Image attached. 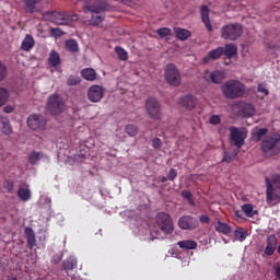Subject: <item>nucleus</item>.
Segmentation results:
<instances>
[{"mask_svg":"<svg viewBox=\"0 0 280 280\" xmlns=\"http://www.w3.org/2000/svg\"><path fill=\"white\" fill-rule=\"evenodd\" d=\"M223 55H225L226 58H233V56H237V46L234 44L225 45V47H223Z\"/></svg>","mask_w":280,"mask_h":280,"instance_id":"nucleus-30","label":"nucleus"},{"mask_svg":"<svg viewBox=\"0 0 280 280\" xmlns=\"http://www.w3.org/2000/svg\"><path fill=\"white\" fill-rule=\"evenodd\" d=\"M178 104L182 108H185V110H194L198 104V101L194 95L187 94L179 98Z\"/></svg>","mask_w":280,"mask_h":280,"instance_id":"nucleus-16","label":"nucleus"},{"mask_svg":"<svg viewBox=\"0 0 280 280\" xmlns=\"http://www.w3.org/2000/svg\"><path fill=\"white\" fill-rule=\"evenodd\" d=\"M234 236L236 237V240H238V242H244L247 237V234L242 231V229H237L234 232Z\"/></svg>","mask_w":280,"mask_h":280,"instance_id":"nucleus-44","label":"nucleus"},{"mask_svg":"<svg viewBox=\"0 0 280 280\" xmlns=\"http://www.w3.org/2000/svg\"><path fill=\"white\" fill-rule=\"evenodd\" d=\"M266 135H268V128H259L253 132V139L254 141H259L262 137H266Z\"/></svg>","mask_w":280,"mask_h":280,"instance_id":"nucleus-34","label":"nucleus"},{"mask_svg":"<svg viewBox=\"0 0 280 280\" xmlns=\"http://www.w3.org/2000/svg\"><path fill=\"white\" fill-rule=\"evenodd\" d=\"M151 143H152V148H154L155 150L163 148V141L160 138H153L151 140Z\"/></svg>","mask_w":280,"mask_h":280,"instance_id":"nucleus-45","label":"nucleus"},{"mask_svg":"<svg viewBox=\"0 0 280 280\" xmlns=\"http://www.w3.org/2000/svg\"><path fill=\"white\" fill-rule=\"evenodd\" d=\"M244 27L240 23L228 24L221 28V38L224 40H237L242 37Z\"/></svg>","mask_w":280,"mask_h":280,"instance_id":"nucleus-5","label":"nucleus"},{"mask_svg":"<svg viewBox=\"0 0 280 280\" xmlns=\"http://www.w3.org/2000/svg\"><path fill=\"white\" fill-rule=\"evenodd\" d=\"M81 78L88 82H95L97 80V72L93 68H85L81 70Z\"/></svg>","mask_w":280,"mask_h":280,"instance_id":"nucleus-22","label":"nucleus"},{"mask_svg":"<svg viewBox=\"0 0 280 280\" xmlns=\"http://www.w3.org/2000/svg\"><path fill=\"white\" fill-rule=\"evenodd\" d=\"M178 226L183 231H196L198 226H200V222L198 219L191 217V215H184L179 218L178 220Z\"/></svg>","mask_w":280,"mask_h":280,"instance_id":"nucleus-13","label":"nucleus"},{"mask_svg":"<svg viewBox=\"0 0 280 280\" xmlns=\"http://www.w3.org/2000/svg\"><path fill=\"white\" fill-rule=\"evenodd\" d=\"M18 197L23 202H27V200H30L32 198V194L30 192V189H27V188H20L18 190Z\"/></svg>","mask_w":280,"mask_h":280,"instance_id":"nucleus-33","label":"nucleus"},{"mask_svg":"<svg viewBox=\"0 0 280 280\" xmlns=\"http://www.w3.org/2000/svg\"><path fill=\"white\" fill-rule=\"evenodd\" d=\"M214 229L218 231V233H222V235H229L231 233V225L222 221L217 222Z\"/></svg>","mask_w":280,"mask_h":280,"instance_id":"nucleus-31","label":"nucleus"},{"mask_svg":"<svg viewBox=\"0 0 280 280\" xmlns=\"http://www.w3.org/2000/svg\"><path fill=\"white\" fill-rule=\"evenodd\" d=\"M272 272H273L275 277L280 280V265H275Z\"/></svg>","mask_w":280,"mask_h":280,"instance_id":"nucleus-51","label":"nucleus"},{"mask_svg":"<svg viewBox=\"0 0 280 280\" xmlns=\"http://www.w3.org/2000/svg\"><path fill=\"white\" fill-rule=\"evenodd\" d=\"M42 158H43V153L33 151L28 155V163H31V165H36L37 162L40 161Z\"/></svg>","mask_w":280,"mask_h":280,"instance_id":"nucleus-35","label":"nucleus"},{"mask_svg":"<svg viewBox=\"0 0 280 280\" xmlns=\"http://www.w3.org/2000/svg\"><path fill=\"white\" fill-rule=\"evenodd\" d=\"M5 78H8V67L0 61V82H3Z\"/></svg>","mask_w":280,"mask_h":280,"instance_id":"nucleus-43","label":"nucleus"},{"mask_svg":"<svg viewBox=\"0 0 280 280\" xmlns=\"http://www.w3.org/2000/svg\"><path fill=\"white\" fill-rule=\"evenodd\" d=\"M3 113H5L7 115H10V113H14V106H11V105L4 106Z\"/></svg>","mask_w":280,"mask_h":280,"instance_id":"nucleus-52","label":"nucleus"},{"mask_svg":"<svg viewBox=\"0 0 280 280\" xmlns=\"http://www.w3.org/2000/svg\"><path fill=\"white\" fill-rule=\"evenodd\" d=\"M174 34L178 40H187L191 38V31L180 27H174Z\"/></svg>","mask_w":280,"mask_h":280,"instance_id":"nucleus-25","label":"nucleus"},{"mask_svg":"<svg viewBox=\"0 0 280 280\" xmlns=\"http://www.w3.org/2000/svg\"><path fill=\"white\" fill-rule=\"evenodd\" d=\"M104 97V88L100 85H92L89 91H88V100L90 102H101L102 98Z\"/></svg>","mask_w":280,"mask_h":280,"instance_id":"nucleus-15","label":"nucleus"},{"mask_svg":"<svg viewBox=\"0 0 280 280\" xmlns=\"http://www.w3.org/2000/svg\"><path fill=\"white\" fill-rule=\"evenodd\" d=\"M176 176H178V171H176V168H171L167 174V179L174 182L176 180Z\"/></svg>","mask_w":280,"mask_h":280,"instance_id":"nucleus-46","label":"nucleus"},{"mask_svg":"<svg viewBox=\"0 0 280 280\" xmlns=\"http://www.w3.org/2000/svg\"><path fill=\"white\" fill-rule=\"evenodd\" d=\"M25 235L27 240V246L32 250V248L36 246V234H34V230H32V228H26Z\"/></svg>","mask_w":280,"mask_h":280,"instance_id":"nucleus-27","label":"nucleus"},{"mask_svg":"<svg viewBox=\"0 0 280 280\" xmlns=\"http://www.w3.org/2000/svg\"><path fill=\"white\" fill-rule=\"evenodd\" d=\"M167 180H170L167 177H162L161 178V183H167Z\"/></svg>","mask_w":280,"mask_h":280,"instance_id":"nucleus-56","label":"nucleus"},{"mask_svg":"<svg viewBox=\"0 0 280 280\" xmlns=\"http://www.w3.org/2000/svg\"><path fill=\"white\" fill-rule=\"evenodd\" d=\"M209 7L207 5H201L200 8V14H201V21L207 28L208 32H213V26L211 25V20L209 19Z\"/></svg>","mask_w":280,"mask_h":280,"instance_id":"nucleus-19","label":"nucleus"},{"mask_svg":"<svg viewBox=\"0 0 280 280\" xmlns=\"http://www.w3.org/2000/svg\"><path fill=\"white\" fill-rule=\"evenodd\" d=\"M43 0H22V2L25 4V10L28 12V14H34L36 12V5L40 3Z\"/></svg>","mask_w":280,"mask_h":280,"instance_id":"nucleus-29","label":"nucleus"},{"mask_svg":"<svg viewBox=\"0 0 280 280\" xmlns=\"http://www.w3.org/2000/svg\"><path fill=\"white\" fill-rule=\"evenodd\" d=\"M224 56V47H218L213 50H210L208 56L203 57V62H209L210 60H218Z\"/></svg>","mask_w":280,"mask_h":280,"instance_id":"nucleus-20","label":"nucleus"},{"mask_svg":"<svg viewBox=\"0 0 280 280\" xmlns=\"http://www.w3.org/2000/svg\"><path fill=\"white\" fill-rule=\"evenodd\" d=\"M182 198L188 201V205L190 207H196V201H194V195L189 190H183L182 191Z\"/></svg>","mask_w":280,"mask_h":280,"instance_id":"nucleus-36","label":"nucleus"},{"mask_svg":"<svg viewBox=\"0 0 280 280\" xmlns=\"http://www.w3.org/2000/svg\"><path fill=\"white\" fill-rule=\"evenodd\" d=\"M0 130L3 135H12V125H10V119L4 116H0Z\"/></svg>","mask_w":280,"mask_h":280,"instance_id":"nucleus-24","label":"nucleus"},{"mask_svg":"<svg viewBox=\"0 0 280 280\" xmlns=\"http://www.w3.org/2000/svg\"><path fill=\"white\" fill-rule=\"evenodd\" d=\"M156 34L160 36V38H167L172 34V28L168 27H162L156 31Z\"/></svg>","mask_w":280,"mask_h":280,"instance_id":"nucleus-41","label":"nucleus"},{"mask_svg":"<svg viewBox=\"0 0 280 280\" xmlns=\"http://www.w3.org/2000/svg\"><path fill=\"white\" fill-rule=\"evenodd\" d=\"M242 211L245 213L247 218H253L255 215V211L253 210V205L244 203L242 206Z\"/></svg>","mask_w":280,"mask_h":280,"instance_id":"nucleus-40","label":"nucleus"},{"mask_svg":"<svg viewBox=\"0 0 280 280\" xmlns=\"http://www.w3.org/2000/svg\"><path fill=\"white\" fill-rule=\"evenodd\" d=\"M11 280H16V278H12Z\"/></svg>","mask_w":280,"mask_h":280,"instance_id":"nucleus-58","label":"nucleus"},{"mask_svg":"<svg viewBox=\"0 0 280 280\" xmlns=\"http://www.w3.org/2000/svg\"><path fill=\"white\" fill-rule=\"evenodd\" d=\"M125 132L129 136V137H137V132H139V128L137 127V125H127L125 127Z\"/></svg>","mask_w":280,"mask_h":280,"instance_id":"nucleus-39","label":"nucleus"},{"mask_svg":"<svg viewBox=\"0 0 280 280\" xmlns=\"http://www.w3.org/2000/svg\"><path fill=\"white\" fill-rule=\"evenodd\" d=\"M235 215H236V218H240V219H242L243 217V213H242V211L241 210H236L235 211Z\"/></svg>","mask_w":280,"mask_h":280,"instance_id":"nucleus-53","label":"nucleus"},{"mask_svg":"<svg viewBox=\"0 0 280 280\" xmlns=\"http://www.w3.org/2000/svg\"><path fill=\"white\" fill-rule=\"evenodd\" d=\"M258 93H262V95L266 97L269 93L268 89H266V85L264 83H259L257 88Z\"/></svg>","mask_w":280,"mask_h":280,"instance_id":"nucleus-47","label":"nucleus"},{"mask_svg":"<svg viewBox=\"0 0 280 280\" xmlns=\"http://www.w3.org/2000/svg\"><path fill=\"white\" fill-rule=\"evenodd\" d=\"M177 245L184 250H196L198 248V243L192 240L179 241Z\"/></svg>","mask_w":280,"mask_h":280,"instance_id":"nucleus-26","label":"nucleus"},{"mask_svg":"<svg viewBox=\"0 0 280 280\" xmlns=\"http://www.w3.org/2000/svg\"><path fill=\"white\" fill-rule=\"evenodd\" d=\"M8 100H10V91L5 88H0V108L8 104Z\"/></svg>","mask_w":280,"mask_h":280,"instance_id":"nucleus-32","label":"nucleus"},{"mask_svg":"<svg viewBox=\"0 0 280 280\" xmlns=\"http://www.w3.org/2000/svg\"><path fill=\"white\" fill-rule=\"evenodd\" d=\"M260 150L262 154H269V156L280 154V135L270 133L266 136L261 142Z\"/></svg>","mask_w":280,"mask_h":280,"instance_id":"nucleus-4","label":"nucleus"},{"mask_svg":"<svg viewBox=\"0 0 280 280\" xmlns=\"http://www.w3.org/2000/svg\"><path fill=\"white\" fill-rule=\"evenodd\" d=\"M145 108L151 119L161 121L163 119V110L161 109V103L154 97H149L145 101Z\"/></svg>","mask_w":280,"mask_h":280,"instance_id":"nucleus-7","label":"nucleus"},{"mask_svg":"<svg viewBox=\"0 0 280 280\" xmlns=\"http://www.w3.org/2000/svg\"><path fill=\"white\" fill-rule=\"evenodd\" d=\"M206 82H212L213 84H221L226 78L224 71L214 70L212 72L207 71L203 75Z\"/></svg>","mask_w":280,"mask_h":280,"instance_id":"nucleus-14","label":"nucleus"},{"mask_svg":"<svg viewBox=\"0 0 280 280\" xmlns=\"http://www.w3.org/2000/svg\"><path fill=\"white\" fill-rule=\"evenodd\" d=\"M156 224L165 235H172L174 233V222H172V217H170V214L159 212L156 214Z\"/></svg>","mask_w":280,"mask_h":280,"instance_id":"nucleus-8","label":"nucleus"},{"mask_svg":"<svg viewBox=\"0 0 280 280\" xmlns=\"http://www.w3.org/2000/svg\"><path fill=\"white\" fill-rule=\"evenodd\" d=\"M75 268H78V259H75L74 257H69L63 261L61 270H65L68 277H71V279H73L71 272H73Z\"/></svg>","mask_w":280,"mask_h":280,"instance_id":"nucleus-17","label":"nucleus"},{"mask_svg":"<svg viewBox=\"0 0 280 280\" xmlns=\"http://www.w3.org/2000/svg\"><path fill=\"white\" fill-rule=\"evenodd\" d=\"M238 108L243 117H253V115H255V107L253 104L241 102L238 103Z\"/></svg>","mask_w":280,"mask_h":280,"instance_id":"nucleus-21","label":"nucleus"},{"mask_svg":"<svg viewBox=\"0 0 280 280\" xmlns=\"http://www.w3.org/2000/svg\"><path fill=\"white\" fill-rule=\"evenodd\" d=\"M4 189H7V191H9V192L12 191L14 189V183L5 182Z\"/></svg>","mask_w":280,"mask_h":280,"instance_id":"nucleus-50","label":"nucleus"},{"mask_svg":"<svg viewBox=\"0 0 280 280\" xmlns=\"http://www.w3.org/2000/svg\"><path fill=\"white\" fill-rule=\"evenodd\" d=\"M66 48L68 49V51H72V54L79 51L78 42L75 39H68L66 42Z\"/></svg>","mask_w":280,"mask_h":280,"instance_id":"nucleus-37","label":"nucleus"},{"mask_svg":"<svg viewBox=\"0 0 280 280\" xmlns=\"http://www.w3.org/2000/svg\"><path fill=\"white\" fill-rule=\"evenodd\" d=\"M34 45H36L34 37L30 34H26L21 44V49L22 51H32V49L34 48Z\"/></svg>","mask_w":280,"mask_h":280,"instance_id":"nucleus-23","label":"nucleus"},{"mask_svg":"<svg viewBox=\"0 0 280 280\" xmlns=\"http://www.w3.org/2000/svg\"><path fill=\"white\" fill-rule=\"evenodd\" d=\"M164 78L171 86H180L182 77L180 71L174 63H168L165 69Z\"/></svg>","mask_w":280,"mask_h":280,"instance_id":"nucleus-6","label":"nucleus"},{"mask_svg":"<svg viewBox=\"0 0 280 280\" xmlns=\"http://www.w3.org/2000/svg\"><path fill=\"white\" fill-rule=\"evenodd\" d=\"M266 242L265 255L271 257V255H275V250H277V236L275 234L268 235Z\"/></svg>","mask_w":280,"mask_h":280,"instance_id":"nucleus-18","label":"nucleus"},{"mask_svg":"<svg viewBox=\"0 0 280 280\" xmlns=\"http://www.w3.org/2000/svg\"><path fill=\"white\" fill-rule=\"evenodd\" d=\"M106 10H108L106 0H86L83 4V12L85 14H92L89 23L93 27H97V25L104 23L105 18L102 15V12H106Z\"/></svg>","mask_w":280,"mask_h":280,"instance_id":"nucleus-1","label":"nucleus"},{"mask_svg":"<svg viewBox=\"0 0 280 280\" xmlns=\"http://www.w3.org/2000/svg\"><path fill=\"white\" fill-rule=\"evenodd\" d=\"M277 250H278V254L280 255V245L278 246Z\"/></svg>","mask_w":280,"mask_h":280,"instance_id":"nucleus-57","label":"nucleus"},{"mask_svg":"<svg viewBox=\"0 0 280 280\" xmlns=\"http://www.w3.org/2000/svg\"><path fill=\"white\" fill-rule=\"evenodd\" d=\"M46 16H48L49 21L51 23H55V25H69L71 23V18L67 12H60V11L47 12Z\"/></svg>","mask_w":280,"mask_h":280,"instance_id":"nucleus-11","label":"nucleus"},{"mask_svg":"<svg viewBox=\"0 0 280 280\" xmlns=\"http://www.w3.org/2000/svg\"><path fill=\"white\" fill-rule=\"evenodd\" d=\"M115 52L117 54L119 60H128V51H126V49H124L121 46H116Z\"/></svg>","mask_w":280,"mask_h":280,"instance_id":"nucleus-38","label":"nucleus"},{"mask_svg":"<svg viewBox=\"0 0 280 280\" xmlns=\"http://www.w3.org/2000/svg\"><path fill=\"white\" fill-rule=\"evenodd\" d=\"M221 89L228 100H237V97H242L246 93V85L240 80H229Z\"/></svg>","mask_w":280,"mask_h":280,"instance_id":"nucleus-3","label":"nucleus"},{"mask_svg":"<svg viewBox=\"0 0 280 280\" xmlns=\"http://www.w3.org/2000/svg\"><path fill=\"white\" fill-rule=\"evenodd\" d=\"M51 32H54L56 34V36H60V30L52 28Z\"/></svg>","mask_w":280,"mask_h":280,"instance_id":"nucleus-55","label":"nucleus"},{"mask_svg":"<svg viewBox=\"0 0 280 280\" xmlns=\"http://www.w3.org/2000/svg\"><path fill=\"white\" fill-rule=\"evenodd\" d=\"M230 130V143L231 145H235L238 150L244 145L246 141V131L235 127L231 126L229 128Z\"/></svg>","mask_w":280,"mask_h":280,"instance_id":"nucleus-9","label":"nucleus"},{"mask_svg":"<svg viewBox=\"0 0 280 280\" xmlns=\"http://www.w3.org/2000/svg\"><path fill=\"white\" fill-rule=\"evenodd\" d=\"M266 200L268 205L277 201L280 202V175L273 174L265 178Z\"/></svg>","mask_w":280,"mask_h":280,"instance_id":"nucleus-2","label":"nucleus"},{"mask_svg":"<svg viewBox=\"0 0 280 280\" xmlns=\"http://www.w3.org/2000/svg\"><path fill=\"white\" fill-rule=\"evenodd\" d=\"M199 222L201 224H209V222H211V218L207 214H202L199 217Z\"/></svg>","mask_w":280,"mask_h":280,"instance_id":"nucleus-48","label":"nucleus"},{"mask_svg":"<svg viewBox=\"0 0 280 280\" xmlns=\"http://www.w3.org/2000/svg\"><path fill=\"white\" fill-rule=\"evenodd\" d=\"M60 54H58V51L56 50H51L49 56H48V65L50 67H60Z\"/></svg>","mask_w":280,"mask_h":280,"instance_id":"nucleus-28","label":"nucleus"},{"mask_svg":"<svg viewBox=\"0 0 280 280\" xmlns=\"http://www.w3.org/2000/svg\"><path fill=\"white\" fill-rule=\"evenodd\" d=\"M27 126L31 130H45L47 128V119L43 115L33 114L27 118Z\"/></svg>","mask_w":280,"mask_h":280,"instance_id":"nucleus-12","label":"nucleus"},{"mask_svg":"<svg viewBox=\"0 0 280 280\" xmlns=\"http://www.w3.org/2000/svg\"><path fill=\"white\" fill-rule=\"evenodd\" d=\"M54 264H58L59 261H62V256H58L57 258H54Z\"/></svg>","mask_w":280,"mask_h":280,"instance_id":"nucleus-54","label":"nucleus"},{"mask_svg":"<svg viewBox=\"0 0 280 280\" xmlns=\"http://www.w3.org/2000/svg\"><path fill=\"white\" fill-rule=\"evenodd\" d=\"M209 121L212 126H218V124H220L221 119H220V116L213 115L210 117Z\"/></svg>","mask_w":280,"mask_h":280,"instance_id":"nucleus-49","label":"nucleus"},{"mask_svg":"<svg viewBox=\"0 0 280 280\" xmlns=\"http://www.w3.org/2000/svg\"><path fill=\"white\" fill-rule=\"evenodd\" d=\"M80 82H82V80L80 79V77L75 75H70L67 80L68 86H77V84H80Z\"/></svg>","mask_w":280,"mask_h":280,"instance_id":"nucleus-42","label":"nucleus"},{"mask_svg":"<svg viewBox=\"0 0 280 280\" xmlns=\"http://www.w3.org/2000/svg\"><path fill=\"white\" fill-rule=\"evenodd\" d=\"M46 108L51 115H59L61 110H65V101L58 94L50 95Z\"/></svg>","mask_w":280,"mask_h":280,"instance_id":"nucleus-10","label":"nucleus"}]
</instances>
